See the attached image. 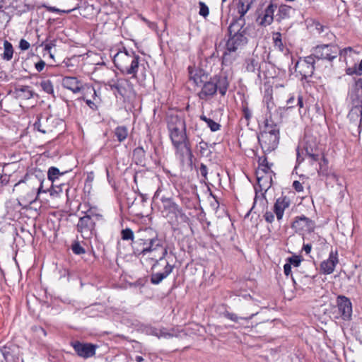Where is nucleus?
<instances>
[{
  "instance_id": "obj_1",
  "label": "nucleus",
  "mask_w": 362,
  "mask_h": 362,
  "mask_svg": "<svg viewBox=\"0 0 362 362\" xmlns=\"http://www.w3.org/2000/svg\"><path fill=\"white\" fill-rule=\"evenodd\" d=\"M190 78L197 87L202 89L198 92V96L201 100H209L216 92L219 91L221 95H224L228 89V83L226 78H214L209 81L208 75L203 70L199 69L192 74L190 73Z\"/></svg>"
},
{
  "instance_id": "obj_2",
  "label": "nucleus",
  "mask_w": 362,
  "mask_h": 362,
  "mask_svg": "<svg viewBox=\"0 0 362 362\" xmlns=\"http://www.w3.org/2000/svg\"><path fill=\"white\" fill-rule=\"evenodd\" d=\"M168 128L172 143L177 151L191 153L190 144L186 134V124L183 118L170 115L168 119Z\"/></svg>"
},
{
  "instance_id": "obj_3",
  "label": "nucleus",
  "mask_w": 362,
  "mask_h": 362,
  "mask_svg": "<svg viewBox=\"0 0 362 362\" xmlns=\"http://www.w3.org/2000/svg\"><path fill=\"white\" fill-rule=\"evenodd\" d=\"M242 19H234L228 27L229 38L226 44V51L223 54L225 58L228 52H234L243 48L248 41V28L245 27Z\"/></svg>"
},
{
  "instance_id": "obj_4",
  "label": "nucleus",
  "mask_w": 362,
  "mask_h": 362,
  "mask_svg": "<svg viewBox=\"0 0 362 362\" xmlns=\"http://www.w3.org/2000/svg\"><path fill=\"white\" fill-rule=\"evenodd\" d=\"M140 57L132 50L124 48L119 51L114 57L113 62L115 66L123 74L132 75L136 78Z\"/></svg>"
},
{
  "instance_id": "obj_5",
  "label": "nucleus",
  "mask_w": 362,
  "mask_h": 362,
  "mask_svg": "<svg viewBox=\"0 0 362 362\" xmlns=\"http://www.w3.org/2000/svg\"><path fill=\"white\" fill-rule=\"evenodd\" d=\"M258 141L264 153L275 150L279 141V128L271 119H267L264 130L258 136Z\"/></svg>"
},
{
  "instance_id": "obj_6",
  "label": "nucleus",
  "mask_w": 362,
  "mask_h": 362,
  "mask_svg": "<svg viewBox=\"0 0 362 362\" xmlns=\"http://www.w3.org/2000/svg\"><path fill=\"white\" fill-rule=\"evenodd\" d=\"M63 125V121L52 115H39L33 124L34 129L42 134H51Z\"/></svg>"
},
{
  "instance_id": "obj_7",
  "label": "nucleus",
  "mask_w": 362,
  "mask_h": 362,
  "mask_svg": "<svg viewBox=\"0 0 362 362\" xmlns=\"http://www.w3.org/2000/svg\"><path fill=\"white\" fill-rule=\"evenodd\" d=\"M332 313L335 319L349 321L352 315V303L345 296L339 295L336 299V305L332 309Z\"/></svg>"
},
{
  "instance_id": "obj_8",
  "label": "nucleus",
  "mask_w": 362,
  "mask_h": 362,
  "mask_svg": "<svg viewBox=\"0 0 362 362\" xmlns=\"http://www.w3.org/2000/svg\"><path fill=\"white\" fill-rule=\"evenodd\" d=\"M312 56L314 59L333 61L339 55V47L334 44L320 45L313 48Z\"/></svg>"
},
{
  "instance_id": "obj_9",
  "label": "nucleus",
  "mask_w": 362,
  "mask_h": 362,
  "mask_svg": "<svg viewBox=\"0 0 362 362\" xmlns=\"http://www.w3.org/2000/svg\"><path fill=\"white\" fill-rule=\"evenodd\" d=\"M43 179L38 177L37 175H27L25 177L24 180L20 181L18 184L25 182L30 188L29 193L30 202L35 201L38 195L42 192H46L45 190L42 189L43 187Z\"/></svg>"
},
{
  "instance_id": "obj_10",
  "label": "nucleus",
  "mask_w": 362,
  "mask_h": 362,
  "mask_svg": "<svg viewBox=\"0 0 362 362\" xmlns=\"http://www.w3.org/2000/svg\"><path fill=\"white\" fill-rule=\"evenodd\" d=\"M315 60L311 54L300 58L295 66L296 72H298L303 78L312 76L315 70Z\"/></svg>"
},
{
  "instance_id": "obj_11",
  "label": "nucleus",
  "mask_w": 362,
  "mask_h": 362,
  "mask_svg": "<svg viewBox=\"0 0 362 362\" xmlns=\"http://www.w3.org/2000/svg\"><path fill=\"white\" fill-rule=\"evenodd\" d=\"M95 222L89 216L81 217L77 223V230L84 239H90L95 233Z\"/></svg>"
},
{
  "instance_id": "obj_12",
  "label": "nucleus",
  "mask_w": 362,
  "mask_h": 362,
  "mask_svg": "<svg viewBox=\"0 0 362 362\" xmlns=\"http://www.w3.org/2000/svg\"><path fill=\"white\" fill-rule=\"evenodd\" d=\"M71 346L78 356L83 358H88L95 354L97 345L90 343H81L78 341L71 343Z\"/></svg>"
},
{
  "instance_id": "obj_13",
  "label": "nucleus",
  "mask_w": 362,
  "mask_h": 362,
  "mask_svg": "<svg viewBox=\"0 0 362 362\" xmlns=\"http://www.w3.org/2000/svg\"><path fill=\"white\" fill-rule=\"evenodd\" d=\"M315 225L313 221L305 216H297L292 223V228L296 231H306L313 237L315 234H311L315 229Z\"/></svg>"
},
{
  "instance_id": "obj_14",
  "label": "nucleus",
  "mask_w": 362,
  "mask_h": 362,
  "mask_svg": "<svg viewBox=\"0 0 362 362\" xmlns=\"http://www.w3.org/2000/svg\"><path fill=\"white\" fill-rule=\"evenodd\" d=\"M339 263L338 252L337 250H331L328 259L320 264V271L324 274H331L334 272L337 264Z\"/></svg>"
},
{
  "instance_id": "obj_15",
  "label": "nucleus",
  "mask_w": 362,
  "mask_h": 362,
  "mask_svg": "<svg viewBox=\"0 0 362 362\" xmlns=\"http://www.w3.org/2000/svg\"><path fill=\"white\" fill-rule=\"evenodd\" d=\"M147 245H146V255L156 251L158 249H161V255L159 257V260L164 259L168 254V249L166 247L163 245V240L158 238V235H156L153 237L146 238Z\"/></svg>"
},
{
  "instance_id": "obj_16",
  "label": "nucleus",
  "mask_w": 362,
  "mask_h": 362,
  "mask_svg": "<svg viewBox=\"0 0 362 362\" xmlns=\"http://www.w3.org/2000/svg\"><path fill=\"white\" fill-rule=\"evenodd\" d=\"M349 97L351 100V105H362V79L358 78L355 80L354 85L351 86Z\"/></svg>"
},
{
  "instance_id": "obj_17",
  "label": "nucleus",
  "mask_w": 362,
  "mask_h": 362,
  "mask_svg": "<svg viewBox=\"0 0 362 362\" xmlns=\"http://www.w3.org/2000/svg\"><path fill=\"white\" fill-rule=\"evenodd\" d=\"M290 204V199L286 196L281 197L276 199L274 205V213L279 221L282 219L285 209L288 208Z\"/></svg>"
},
{
  "instance_id": "obj_18",
  "label": "nucleus",
  "mask_w": 362,
  "mask_h": 362,
  "mask_svg": "<svg viewBox=\"0 0 362 362\" xmlns=\"http://www.w3.org/2000/svg\"><path fill=\"white\" fill-rule=\"evenodd\" d=\"M0 351L4 359L8 362L18 359L19 348L15 344H6L0 348Z\"/></svg>"
},
{
  "instance_id": "obj_19",
  "label": "nucleus",
  "mask_w": 362,
  "mask_h": 362,
  "mask_svg": "<svg viewBox=\"0 0 362 362\" xmlns=\"http://www.w3.org/2000/svg\"><path fill=\"white\" fill-rule=\"evenodd\" d=\"M276 8V6H274L272 4H270L265 8L264 13L262 16H259L257 21H259V24L261 26H267L272 23L274 21V13L275 9Z\"/></svg>"
},
{
  "instance_id": "obj_20",
  "label": "nucleus",
  "mask_w": 362,
  "mask_h": 362,
  "mask_svg": "<svg viewBox=\"0 0 362 362\" xmlns=\"http://www.w3.org/2000/svg\"><path fill=\"white\" fill-rule=\"evenodd\" d=\"M146 236L142 233L140 237L132 243L133 252L136 256L146 255Z\"/></svg>"
},
{
  "instance_id": "obj_21",
  "label": "nucleus",
  "mask_w": 362,
  "mask_h": 362,
  "mask_svg": "<svg viewBox=\"0 0 362 362\" xmlns=\"http://www.w3.org/2000/svg\"><path fill=\"white\" fill-rule=\"evenodd\" d=\"M62 86L74 93L80 92L82 88L81 82L77 78L73 76H65L62 79Z\"/></svg>"
},
{
  "instance_id": "obj_22",
  "label": "nucleus",
  "mask_w": 362,
  "mask_h": 362,
  "mask_svg": "<svg viewBox=\"0 0 362 362\" xmlns=\"http://www.w3.org/2000/svg\"><path fill=\"white\" fill-rule=\"evenodd\" d=\"M16 98L21 100H28L33 97L35 93L28 86H18L14 90Z\"/></svg>"
},
{
  "instance_id": "obj_23",
  "label": "nucleus",
  "mask_w": 362,
  "mask_h": 362,
  "mask_svg": "<svg viewBox=\"0 0 362 362\" xmlns=\"http://www.w3.org/2000/svg\"><path fill=\"white\" fill-rule=\"evenodd\" d=\"M162 202L163 206L162 213L168 219H172V214H175L178 205L173 199L168 198L162 199Z\"/></svg>"
},
{
  "instance_id": "obj_24",
  "label": "nucleus",
  "mask_w": 362,
  "mask_h": 362,
  "mask_svg": "<svg viewBox=\"0 0 362 362\" xmlns=\"http://www.w3.org/2000/svg\"><path fill=\"white\" fill-rule=\"evenodd\" d=\"M173 266L170 265L169 263H167L163 272H157L151 274V282L153 284H160L173 272Z\"/></svg>"
},
{
  "instance_id": "obj_25",
  "label": "nucleus",
  "mask_w": 362,
  "mask_h": 362,
  "mask_svg": "<svg viewBox=\"0 0 362 362\" xmlns=\"http://www.w3.org/2000/svg\"><path fill=\"white\" fill-rule=\"evenodd\" d=\"M147 332L149 334L156 336L158 339H160V338L170 339L173 337L177 336V334H176L174 332L173 329L172 330V332H169L166 328H164V327H163L161 329H158L156 327H150Z\"/></svg>"
},
{
  "instance_id": "obj_26",
  "label": "nucleus",
  "mask_w": 362,
  "mask_h": 362,
  "mask_svg": "<svg viewBox=\"0 0 362 362\" xmlns=\"http://www.w3.org/2000/svg\"><path fill=\"white\" fill-rule=\"evenodd\" d=\"M253 0H238L236 8L240 16L237 19H242L245 21L244 16L250 9Z\"/></svg>"
},
{
  "instance_id": "obj_27",
  "label": "nucleus",
  "mask_w": 362,
  "mask_h": 362,
  "mask_svg": "<svg viewBox=\"0 0 362 362\" xmlns=\"http://www.w3.org/2000/svg\"><path fill=\"white\" fill-rule=\"evenodd\" d=\"M362 117V105H352V107L348 115L349 119L352 122H361Z\"/></svg>"
},
{
  "instance_id": "obj_28",
  "label": "nucleus",
  "mask_w": 362,
  "mask_h": 362,
  "mask_svg": "<svg viewBox=\"0 0 362 362\" xmlns=\"http://www.w3.org/2000/svg\"><path fill=\"white\" fill-rule=\"evenodd\" d=\"M246 69L250 72L259 71L260 69L259 59L257 56H252L246 61Z\"/></svg>"
},
{
  "instance_id": "obj_29",
  "label": "nucleus",
  "mask_w": 362,
  "mask_h": 362,
  "mask_svg": "<svg viewBox=\"0 0 362 362\" xmlns=\"http://www.w3.org/2000/svg\"><path fill=\"white\" fill-rule=\"evenodd\" d=\"M257 314V313H253L252 315H250V316L248 317H239L235 313H229V312H226L224 313V316L228 318V320L233 321V322H235L236 323H239L240 324V321L241 320H244V321H248L250 320H251L254 316H255Z\"/></svg>"
},
{
  "instance_id": "obj_30",
  "label": "nucleus",
  "mask_w": 362,
  "mask_h": 362,
  "mask_svg": "<svg viewBox=\"0 0 362 362\" xmlns=\"http://www.w3.org/2000/svg\"><path fill=\"white\" fill-rule=\"evenodd\" d=\"M115 136L119 142L124 141L128 136V129L125 126H119L114 131Z\"/></svg>"
},
{
  "instance_id": "obj_31",
  "label": "nucleus",
  "mask_w": 362,
  "mask_h": 362,
  "mask_svg": "<svg viewBox=\"0 0 362 362\" xmlns=\"http://www.w3.org/2000/svg\"><path fill=\"white\" fill-rule=\"evenodd\" d=\"M4 51L3 53V59L9 61L12 59L13 54V49L11 42L5 40L4 42Z\"/></svg>"
},
{
  "instance_id": "obj_32",
  "label": "nucleus",
  "mask_w": 362,
  "mask_h": 362,
  "mask_svg": "<svg viewBox=\"0 0 362 362\" xmlns=\"http://www.w3.org/2000/svg\"><path fill=\"white\" fill-rule=\"evenodd\" d=\"M306 154L308 157L312 158L313 160H317L319 158V153L316 146L311 147L308 146V144L304 147Z\"/></svg>"
},
{
  "instance_id": "obj_33",
  "label": "nucleus",
  "mask_w": 362,
  "mask_h": 362,
  "mask_svg": "<svg viewBox=\"0 0 362 362\" xmlns=\"http://www.w3.org/2000/svg\"><path fill=\"white\" fill-rule=\"evenodd\" d=\"M40 86L45 93L51 95L54 94V86L50 80L46 79L40 82Z\"/></svg>"
},
{
  "instance_id": "obj_34",
  "label": "nucleus",
  "mask_w": 362,
  "mask_h": 362,
  "mask_svg": "<svg viewBox=\"0 0 362 362\" xmlns=\"http://www.w3.org/2000/svg\"><path fill=\"white\" fill-rule=\"evenodd\" d=\"M273 41L274 46L281 52H283L284 46L281 39V34L280 33L277 32L273 34Z\"/></svg>"
},
{
  "instance_id": "obj_35",
  "label": "nucleus",
  "mask_w": 362,
  "mask_h": 362,
  "mask_svg": "<svg viewBox=\"0 0 362 362\" xmlns=\"http://www.w3.org/2000/svg\"><path fill=\"white\" fill-rule=\"evenodd\" d=\"M320 175L327 176L328 175V161L323 157L320 162V168L318 170Z\"/></svg>"
},
{
  "instance_id": "obj_36",
  "label": "nucleus",
  "mask_w": 362,
  "mask_h": 362,
  "mask_svg": "<svg viewBox=\"0 0 362 362\" xmlns=\"http://www.w3.org/2000/svg\"><path fill=\"white\" fill-rule=\"evenodd\" d=\"M242 112L243 116L246 120L247 125H248L252 117V111L249 109L247 103L243 102L242 103Z\"/></svg>"
},
{
  "instance_id": "obj_37",
  "label": "nucleus",
  "mask_w": 362,
  "mask_h": 362,
  "mask_svg": "<svg viewBox=\"0 0 362 362\" xmlns=\"http://www.w3.org/2000/svg\"><path fill=\"white\" fill-rule=\"evenodd\" d=\"M64 173H61L59 170L56 167H50L48 170L47 177L48 179L51 181H54L58 178L59 175H63Z\"/></svg>"
},
{
  "instance_id": "obj_38",
  "label": "nucleus",
  "mask_w": 362,
  "mask_h": 362,
  "mask_svg": "<svg viewBox=\"0 0 362 362\" xmlns=\"http://www.w3.org/2000/svg\"><path fill=\"white\" fill-rule=\"evenodd\" d=\"M85 216H89L90 220L93 222L100 221L103 220V216L102 214L96 213L94 210L90 209L86 212Z\"/></svg>"
},
{
  "instance_id": "obj_39",
  "label": "nucleus",
  "mask_w": 362,
  "mask_h": 362,
  "mask_svg": "<svg viewBox=\"0 0 362 362\" xmlns=\"http://www.w3.org/2000/svg\"><path fill=\"white\" fill-rule=\"evenodd\" d=\"M291 7L286 5H281L279 8V16L280 18H286L289 16Z\"/></svg>"
},
{
  "instance_id": "obj_40",
  "label": "nucleus",
  "mask_w": 362,
  "mask_h": 362,
  "mask_svg": "<svg viewBox=\"0 0 362 362\" xmlns=\"http://www.w3.org/2000/svg\"><path fill=\"white\" fill-rule=\"evenodd\" d=\"M259 168L263 172L268 173L269 171H271L272 164L269 163L266 158H259Z\"/></svg>"
},
{
  "instance_id": "obj_41",
  "label": "nucleus",
  "mask_w": 362,
  "mask_h": 362,
  "mask_svg": "<svg viewBox=\"0 0 362 362\" xmlns=\"http://www.w3.org/2000/svg\"><path fill=\"white\" fill-rule=\"evenodd\" d=\"M122 238L124 240H134V233L130 228L123 229L121 232Z\"/></svg>"
},
{
  "instance_id": "obj_42",
  "label": "nucleus",
  "mask_w": 362,
  "mask_h": 362,
  "mask_svg": "<svg viewBox=\"0 0 362 362\" xmlns=\"http://www.w3.org/2000/svg\"><path fill=\"white\" fill-rule=\"evenodd\" d=\"M199 14L206 18L209 14V8L206 4L202 1L199 2Z\"/></svg>"
},
{
  "instance_id": "obj_43",
  "label": "nucleus",
  "mask_w": 362,
  "mask_h": 362,
  "mask_svg": "<svg viewBox=\"0 0 362 362\" xmlns=\"http://www.w3.org/2000/svg\"><path fill=\"white\" fill-rule=\"evenodd\" d=\"M71 250L76 255H81L85 253V250L78 242H76L72 245Z\"/></svg>"
},
{
  "instance_id": "obj_44",
  "label": "nucleus",
  "mask_w": 362,
  "mask_h": 362,
  "mask_svg": "<svg viewBox=\"0 0 362 362\" xmlns=\"http://www.w3.org/2000/svg\"><path fill=\"white\" fill-rule=\"evenodd\" d=\"M111 90H116L117 92L120 94L123 95V91L124 90V88H122L121 83H119V81H117V82L113 83L112 84H109Z\"/></svg>"
},
{
  "instance_id": "obj_45",
  "label": "nucleus",
  "mask_w": 362,
  "mask_h": 362,
  "mask_svg": "<svg viewBox=\"0 0 362 362\" xmlns=\"http://www.w3.org/2000/svg\"><path fill=\"white\" fill-rule=\"evenodd\" d=\"M287 262L293 267H298L301 262V259L298 256H292L287 259Z\"/></svg>"
},
{
  "instance_id": "obj_46",
  "label": "nucleus",
  "mask_w": 362,
  "mask_h": 362,
  "mask_svg": "<svg viewBox=\"0 0 362 362\" xmlns=\"http://www.w3.org/2000/svg\"><path fill=\"white\" fill-rule=\"evenodd\" d=\"M207 126L210 128V129L212 131V132H216L218 131L220 127H221V125L219 124H218L217 122H214L213 119H209L207 121Z\"/></svg>"
},
{
  "instance_id": "obj_47",
  "label": "nucleus",
  "mask_w": 362,
  "mask_h": 362,
  "mask_svg": "<svg viewBox=\"0 0 362 362\" xmlns=\"http://www.w3.org/2000/svg\"><path fill=\"white\" fill-rule=\"evenodd\" d=\"M346 74L348 75H354V74H356L358 76L361 75V74L359 73V71L357 69L356 64H355L354 66L349 67V68L346 69Z\"/></svg>"
},
{
  "instance_id": "obj_48",
  "label": "nucleus",
  "mask_w": 362,
  "mask_h": 362,
  "mask_svg": "<svg viewBox=\"0 0 362 362\" xmlns=\"http://www.w3.org/2000/svg\"><path fill=\"white\" fill-rule=\"evenodd\" d=\"M199 172L202 176L205 179L207 180V174H208V169L206 165L204 163H201L200 168H199Z\"/></svg>"
},
{
  "instance_id": "obj_49",
  "label": "nucleus",
  "mask_w": 362,
  "mask_h": 362,
  "mask_svg": "<svg viewBox=\"0 0 362 362\" xmlns=\"http://www.w3.org/2000/svg\"><path fill=\"white\" fill-rule=\"evenodd\" d=\"M264 217L267 222L268 223H272L274 221V212L272 211H266Z\"/></svg>"
},
{
  "instance_id": "obj_50",
  "label": "nucleus",
  "mask_w": 362,
  "mask_h": 362,
  "mask_svg": "<svg viewBox=\"0 0 362 362\" xmlns=\"http://www.w3.org/2000/svg\"><path fill=\"white\" fill-rule=\"evenodd\" d=\"M134 156H139L141 158L144 157L145 155V151L143 147L139 146L136 148L134 150Z\"/></svg>"
},
{
  "instance_id": "obj_51",
  "label": "nucleus",
  "mask_w": 362,
  "mask_h": 362,
  "mask_svg": "<svg viewBox=\"0 0 362 362\" xmlns=\"http://www.w3.org/2000/svg\"><path fill=\"white\" fill-rule=\"evenodd\" d=\"M19 47L22 50H27L30 47V43L27 40L21 39L19 42Z\"/></svg>"
},
{
  "instance_id": "obj_52",
  "label": "nucleus",
  "mask_w": 362,
  "mask_h": 362,
  "mask_svg": "<svg viewBox=\"0 0 362 362\" xmlns=\"http://www.w3.org/2000/svg\"><path fill=\"white\" fill-rule=\"evenodd\" d=\"M189 221V218L185 213L182 215H180V217L178 218V219L175 220V221L177 222V224L186 223H188Z\"/></svg>"
},
{
  "instance_id": "obj_53",
  "label": "nucleus",
  "mask_w": 362,
  "mask_h": 362,
  "mask_svg": "<svg viewBox=\"0 0 362 362\" xmlns=\"http://www.w3.org/2000/svg\"><path fill=\"white\" fill-rule=\"evenodd\" d=\"M354 52L353 49L351 47H346L341 50L339 49V54L343 57H346L349 53Z\"/></svg>"
},
{
  "instance_id": "obj_54",
  "label": "nucleus",
  "mask_w": 362,
  "mask_h": 362,
  "mask_svg": "<svg viewBox=\"0 0 362 362\" xmlns=\"http://www.w3.org/2000/svg\"><path fill=\"white\" fill-rule=\"evenodd\" d=\"M184 214L183 211L182 210V209L178 206L177 208L176 209L175 211V214H172V221L175 218V220L176 219H178V218L180 217V215H182Z\"/></svg>"
},
{
  "instance_id": "obj_55",
  "label": "nucleus",
  "mask_w": 362,
  "mask_h": 362,
  "mask_svg": "<svg viewBox=\"0 0 362 362\" xmlns=\"http://www.w3.org/2000/svg\"><path fill=\"white\" fill-rule=\"evenodd\" d=\"M184 214L183 211L182 210V209L178 206L177 208L176 209L175 211V214H172V221L175 218V220L176 219H178V218L180 217V215H182Z\"/></svg>"
},
{
  "instance_id": "obj_56",
  "label": "nucleus",
  "mask_w": 362,
  "mask_h": 362,
  "mask_svg": "<svg viewBox=\"0 0 362 362\" xmlns=\"http://www.w3.org/2000/svg\"><path fill=\"white\" fill-rule=\"evenodd\" d=\"M293 187L296 189V191L298 192L303 191V187L302 184L298 180H295L293 182Z\"/></svg>"
},
{
  "instance_id": "obj_57",
  "label": "nucleus",
  "mask_w": 362,
  "mask_h": 362,
  "mask_svg": "<svg viewBox=\"0 0 362 362\" xmlns=\"http://www.w3.org/2000/svg\"><path fill=\"white\" fill-rule=\"evenodd\" d=\"M284 272L286 276L291 274V265L288 262H286L284 266Z\"/></svg>"
},
{
  "instance_id": "obj_58",
  "label": "nucleus",
  "mask_w": 362,
  "mask_h": 362,
  "mask_svg": "<svg viewBox=\"0 0 362 362\" xmlns=\"http://www.w3.org/2000/svg\"><path fill=\"white\" fill-rule=\"evenodd\" d=\"M8 182L6 175L3 174V170H0V184L6 185Z\"/></svg>"
},
{
  "instance_id": "obj_59",
  "label": "nucleus",
  "mask_w": 362,
  "mask_h": 362,
  "mask_svg": "<svg viewBox=\"0 0 362 362\" xmlns=\"http://www.w3.org/2000/svg\"><path fill=\"white\" fill-rule=\"evenodd\" d=\"M45 62L42 60H40V62H38L37 63L35 64V69H37V71H41L43 70V69L45 68Z\"/></svg>"
},
{
  "instance_id": "obj_60",
  "label": "nucleus",
  "mask_w": 362,
  "mask_h": 362,
  "mask_svg": "<svg viewBox=\"0 0 362 362\" xmlns=\"http://www.w3.org/2000/svg\"><path fill=\"white\" fill-rule=\"evenodd\" d=\"M303 249L306 254H309L312 249V245L310 243L303 244Z\"/></svg>"
},
{
  "instance_id": "obj_61",
  "label": "nucleus",
  "mask_w": 362,
  "mask_h": 362,
  "mask_svg": "<svg viewBox=\"0 0 362 362\" xmlns=\"http://www.w3.org/2000/svg\"><path fill=\"white\" fill-rule=\"evenodd\" d=\"M86 104L93 110H95L97 107V105L93 102H92L90 100H87Z\"/></svg>"
},
{
  "instance_id": "obj_62",
  "label": "nucleus",
  "mask_w": 362,
  "mask_h": 362,
  "mask_svg": "<svg viewBox=\"0 0 362 362\" xmlns=\"http://www.w3.org/2000/svg\"><path fill=\"white\" fill-rule=\"evenodd\" d=\"M298 105L300 108H302L303 107V98L302 96H298Z\"/></svg>"
},
{
  "instance_id": "obj_63",
  "label": "nucleus",
  "mask_w": 362,
  "mask_h": 362,
  "mask_svg": "<svg viewBox=\"0 0 362 362\" xmlns=\"http://www.w3.org/2000/svg\"><path fill=\"white\" fill-rule=\"evenodd\" d=\"M294 100L295 98L293 96H291L289 99H288L287 104L291 105L293 103Z\"/></svg>"
},
{
  "instance_id": "obj_64",
  "label": "nucleus",
  "mask_w": 362,
  "mask_h": 362,
  "mask_svg": "<svg viewBox=\"0 0 362 362\" xmlns=\"http://www.w3.org/2000/svg\"><path fill=\"white\" fill-rule=\"evenodd\" d=\"M356 66H357V69H358L359 73L361 75L362 74V59H361L360 64L358 65H356Z\"/></svg>"
}]
</instances>
